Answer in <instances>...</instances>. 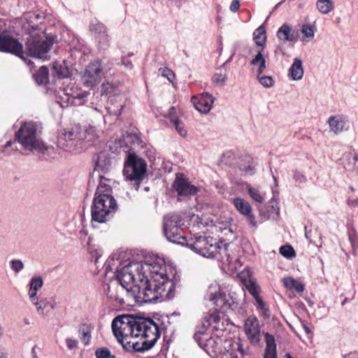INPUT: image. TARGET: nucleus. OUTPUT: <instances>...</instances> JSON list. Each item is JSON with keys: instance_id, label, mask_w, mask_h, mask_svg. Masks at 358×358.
Segmentation results:
<instances>
[{"instance_id": "obj_1", "label": "nucleus", "mask_w": 358, "mask_h": 358, "mask_svg": "<svg viewBox=\"0 0 358 358\" xmlns=\"http://www.w3.org/2000/svg\"><path fill=\"white\" fill-rule=\"evenodd\" d=\"M220 314L214 311L208 315L194 334V339L210 357L220 358H250L248 349L243 348L239 340L227 337Z\"/></svg>"}, {"instance_id": "obj_2", "label": "nucleus", "mask_w": 358, "mask_h": 358, "mask_svg": "<svg viewBox=\"0 0 358 358\" xmlns=\"http://www.w3.org/2000/svg\"><path fill=\"white\" fill-rule=\"evenodd\" d=\"M112 330L127 351L148 350L160 336L158 327L152 320L136 318L129 315L115 317L112 322Z\"/></svg>"}, {"instance_id": "obj_3", "label": "nucleus", "mask_w": 358, "mask_h": 358, "mask_svg": "<svg viewBox=\"0 0 358 358\" xmlns=\"http://www.w3.org/2000/svg\"><path fill=\"white\" fill-rule=\"evenodd\" d=\"M143 280V296H138L144 303L151 302L165 294L171 298L173 296L174 285L169 279V273H173L171 266L167 265L165 261L159 257L148 259L141 262Z\"/></svg>"}, {"instance_id": "obj_4", "label": "nucleus", "mask_w": 358, "mask_h": 358, "mask_svg": "<svg viewBox=\"0 0 358 358\" xmlns=\"http://www.w3.org/2000/svg\"><path fill=\"white\" fill-rule=\"evenodd\" d=\"M120 264L119 259H109L105 264L106 273H114L117 282L122 289L125 290L128 295L133 297L138 303H144L138 296H143V280L141 262H129Z\"/></svg>"}, {"instance_id": "obj_5", "label": "nucleus", "mask_w": 358, "mask_h": 358, "mask_svg": "<svg viewBox=\"0 0 358 358\" xmlns=\"http://www.w3.org/2000/svg\"><path fill=\"white\" fill-rule=\"evenodd\" d=\"M38 17V15L29 13L21 19L22 22H22V29L29 34L26 43V49L30 56L46 60L50 58L48 52L53 41L46 37L43 29H38L36 27L31 24V20Z\"/></svg>"}, {"instance_id": "obj_6", "label": "nucleus", "mask_w": 358, "mask_h": 358, "mask_svg": "<svg viewBox=\"0 0 358 358\" xmlns=\"http://www.w3.org/2000/svg\"><path fill=\"white\" fill-rule=\"evenodd\" d=\"M15 136V141L27 150L45 153L48 150V146L42 141L38 127L34 122L22 123Z\"/></svg>"}, {"instance_id": "obj_7", "label": "nucleus", "mask_w": 358, "mask_h": 358, "mask_svg": "<svg viewBox=\"0 0 358 358\" xmlns=\"http://www.w3.org/2000/svg\"><path fill=\"white\" fill-rule=\"evenodd\" d=\"M185 245L198 255L210 259L216 258L222 251L226 250L221 247L217 238L206 234H190Z\"/></svg>"}, {"instance_id": "obj_8", "label": "nucleus", "mask_w": 358, "mask_h": 358, "mask_svg": "<svg viewBox=\"0 0 358 358\" xmlns=\"http://www.w3.org/2000/svg\"><path fill=\"white\" fill-rule=\"evenodd\" d=\"M117 209V204L112 194L94 195L91 207L92 224L106 223Z\"/></svg>"}, {"instance_id": "obj_9", "label": "nucleus", "mask_w": 358, "mask_h": 358, "mask_svg": "<svg viewBox=\"0 0 358 358\" xmlns=\"http://www.w3.org/2000/svg\"><path fill=\"white\" fill-rule=\"evenodd\" d=\"M207 297L217 308L223 310L236 311L239 308V303L236 299L229 294L227 295L217 284H212L209 286Z\"/></svg>"}, {"instance_id": "obj_10", "label": "nucleus", "mask_w": 358, "mask_h": 358, "mask_svg": "<svg viewBox=\"0 0 358 358\" xmlns=\"http://www.w3.org/2000/svg\"><path fill=\"white\" fill-rule=\"evenodd\" d=\"M147 164L143 159L135 155L129 154L124 162L123 174L126 179L135 181L138 185L146 173Z\"/></svg>"}, {"instance_id": "obj_11", "label": "nucleus", "mask_w": 358, "mask_h": 358, "mask_svg": "<svg viewBox=\"0 0 358 358\" xmlns=\"http://www.w3.org/2000/svg\"><path fill=\"white\" fill-rule=\"evenodd\" d=\"M89 93L82 90L74 85H67L65 87L59 89L57 97L60 100L61 105L64 107L68 106L83 105Z\"/></svg>"}, {"instance_id": "obj_12", "label": "nucleus", "mask_w": 358, "mask_h": 358, "mask_svg": "<svg viewBox=\"0 0 358 358\" xmlns=\"http://www.w3.org/2000/svg\"><path fill=\"white\" fill-rule=\"evenodd\" d=\"M178 220V214L170 213L164 216L163 222V232L166 239L175 243L185 245L189 236L182 234V228H172L171 223Z\"/></svg>"}, {"instance_id": "obj_13", "label": "nucleus", "mask_w": 358, "mask_h": 358, "mask_svg": "<svg viewBox=\"0 0 358 358\" xmlns=\"http://www.w3.org/2000/svg\"><path fill=\"white\" fill-rule=\"evenodd\" d=\"M81 143V130L78 127L64 130L58 138L59 145L69 152H80L82 150Z\"/></svg>"}, {"instance_id": "obj_14", "label": "nucleus", "mask_w": 358, "mask_h": 358, "mask_svg": "<svg viewBox=\"0 0 358 358\" xmlns=\"http://www.w3.org/2000/svg\"><path fill=\"white\" fill-rule=\"evenodd\" d=\"M0 51L12 53L25 60L22 45L6 34L0 33Z\"/></svg>"}, {"instance_id": "obj_15", "label": "nucleus", "mask_w": 358, "mask_h": 358, "mask_svg": "<svg viewBox=\"0 0 358 358\" xmlns=\"http://www.w3.org/2000/svg\"><path fill=\"white\" fill-rule=\"evenodd\" d=\"M231 203L235 209L246 219L249 225L252 228L257 227V221L252 213V208L250 203L241 197L230 199Z\"/></svg>"}, {"instance_id": "obj_16", "label": "nucleus", "mask_w": 358, "mask_h": 358, "mask_svg": "<svg viewBox=\"0 0 358 358\" xmlns=\"http://www.w3.org/2000/svg\"><path fill=\"white\" fill-rule=\"evenodd\" d=\"M103 76V68L99 62L90 63L87 66L83 76L84 84L87 87H93L99 82Z\"/></svg>"}, {"instance_id": "obj_17", "label": "nucleus", "mask_w": 358, "mask_h": 358, "mask_svg": "<svg viewBox=\"0 0 358 358\" xmlns=\"http://www.w3.org/2000/svg\"><path fill=\"white\" fill-rule=\"evenodd\" d=\"M244 331L248 339L252 345H257L260 341L261 331L258 319L253 315L249 316L245 321Z\"/></svg>"}, {"instance_id": "obj_18", "label": "nucleus", "mask_w": 358, "mask_h": 358, "mask_svg": "<svg viewBox=\"0 0 358 358\" xmlns=\"http://www.w3.org/2000/svg\"><path fill=\"white\" fill-rule=\"evenodd\" d=\"M215 99L209 93H202L192 98L195 108L200 113L207 114L212 109Z\"/></svg>"}, {"instance_id": "obj_19", "label": "nucleus", "mask_w": 358, "mask_h": 358, "mask_svg": "<svg viewBox=\"0 0 358 358\" xmlns=\"http://www.w3.org/2000/svg\"><path fill=\"white\" fill-rule=\"evenodd\" d=\"M126 105V99L121 93H115L108 97L107 106L104 110L110 115H120Z\"/></svg>"}, {"instance_id": "obj_20", "label": "nucleus", "mask_w": 358, "mask_h": 358, "mask_svg": "<svg viewBox=\"0 0 358 358\" xmlns=\"http://www.w3.org/2000/svg\"><path fill=\"white\" fill-rule=\"evenodd\" d=\"M173 188L178 192L179 196H192L196 194L198 188L192 185L187 180L177 177L174 183Z\"/></svg>"}, {"instance_id": "obj_21", "label": "nucleus", "mask_w": 358, "mask_h": 358, "mask_svg": "<svg viewBox=\"0 0 358 358\" xmlns=\"http://www.w3.org/2000/svg\"><path fill=\"white\" fill-rule=\"evenodd\" d=\"M327 123L331 131L340 134L346 129L348 117L341 114L335 115L328 119Z\"/></svg>"}, {"instance_id": "obj_22", "label": "nucleus", "mask_w": 358, "mask_h": 358, "mask_svg": "<svg viewBox=\"0 0 358 358\" xmlns=\"http://www.w3.org/2000/svg\"><path fill=\"white\" fill-rule=\"evenodd\" d=\"M304 73L302 60L296 57L288 69L287 77L290 80L299 81L303 78Z\"/></svg>"}, {"instance_id": "obj_23", "label": "nucleus", "mask_w": 358, "mask_h": 358, "mask_svg": "<svg viewBox=\"0 0 358 358\" xmlns=\"http://www.w3.org/2000/svg\"><path fill=\"white\" fill-rule=\"evenodd\" d=\"M168 116L171 120V123L174 125L176 130L180 136L185 137L187 135V130L185 127L183 122L180 120L177 115V110L175 107L169 108Z\"/></svg>"}, {"instance_id": "obj_24", "label": "nucleus", "mask_w": 358, "mask_h": 358, "mask_svg": "<svg viewBox=\"0 0 358 358\" xmlns=\"http://www.w3.org/2000/svg\"><path fill=\"white\" fill-rule=\"evenodd\" d=\"M277 37L283 42H293L296 41V36L294 35L292 28L290 25L285 23L277 31Z\"/></svg>"}, {"instance_id": "obj_25", "label": "nucleus", "mask_w": 358, "mask_h": 358, "mask_svg": "<svg viewBox=\"0 0 358 358\" xmlns=\"http://www.w3.org/2000/svg\"><path fill=\"white\" fill-rule=\"evenodd\" d=\"M266 348L264 358H277L276 344L273 336L268 333L264 334Z\"/></svg>"}, {"instance_id": "obj_26", "label": "nucleus", "mask_w": 358, "mask_h": 358, "mask_svg": "<svg viewBox=\"0 0 358 358\" xmlns=\"http://www.w3.org/2000/svg\"><path fill=\"white\" fill-rule=\"evenodd\" d=\"M255 163L252 158L246 155L240 159L238 166L240 170L243 171L247 175H253L255 172Z\"/></svg>"}, {"instance_id": "obj_27", "label": "nucleus", "mask_w": 358, "mask_h": 358, "mask_svg": "<svg viewBox=\"0 0 358 358\" xmlns=\"http://www.w3.org/2000/svg\"><path fill=\"white\" fill-rule=\"evenodd\" d=\"M43 285V279L41 276H34L29 282V289L28 295L30 300L36 299L37 292Z\"/></svg>"}, {"instance_id": "obj_28", "label": "nucleus", "mask_w": 358, "mask_h": 358, "mask_svg": "<svg viewBox=\"0 0 358 358\" xmlns=\"http://www.w3.org/2000/svg\"><path fill=\"white\" fill-rule=\"evenodd\" d=\"M305 236L310 243H313L317 248L322 247V234L317 228L309 231L306 229Z\"/></svg>"}, {"instance_id": "obj_29", "label": "nucleus", "mask_w": 358, "mask_h": 358, "mask_svg": "<svg viewBox=\"0 0 358 358\" xmlns=\"http://www.w3.org/2000/svg\"><path fill=\"white\" fill-rule=\"evenodd\" d=\"M31 303L36 306V311L40 315H44L45 310L50 308V310L54 308V305L46 298L31 300Z\"/></svg>"}, {"instance_id": "obj_30", "label": "nucleus", "mask_w": 358, "mask_h": 358, "mask_svg": "<svg viewBox=\"0 0 358 358\" xmlns=\"http://www.w3.org/2000/svg\"><path fill=\"white\" fill-rule=\"evenodd\" d=\"M284 286L289 289H292L296 292H302L304 290L303 284L299 280H296L292 277H285L282 279Z\"/></svg>"}, {"instance_id": "obj_31", "label": "nucleus", "mask_w": 358, "mask_h": 358, "mask_svg": "<svg viewBox=\"0 0 358 358\" xmlns=\"http://www.w3.org/2000/svg\"><path fill=\"white\" fill-rule=\"evenodd\" d=\"M253 39L255 44L263 50L266 41V29L263 25L259 26L253 33Z\"/></svg>"}, {"instance_id": "obj_32", "label": "nucleus", "mask_w": 358, "mask_h": 358, "mask_svg": "<svg viewBox=\"0 0 358 358\" xmlns=\"http://www.w3.org/2000/svg\"><path fill=\"white\" fill-rule=\"evenodd\" d=\"M110 165L111 159L108 157L107 154L105 152L99 153L96 161V169L106 171Z\"/></svg>"}, {"instance_id": "obj_33", "label": "nucleus", "mask_w": 358, "mask_h": 358, "mask_svg": "<svg viewBox=\"0 0 358 358\" xmlns=\"http://www.w3.org/2000/svg\"><path fill=\"white\" fill-rule=\"evenodd\" d=\"M263 50H259L255 57L251 60L250 64L257 66V73L261 75L266 70V59L262 55Z\"/></svg>"}, {"instance_id": "obj_34", "label": "nucleus", "mask_w": 358, "mask_h": 358, "mask_svg": "<svg viewBox=\"0 0 358 358\" xmlns=\"http://www.w3.org/2000/svg\"><path fill=\"white\" fill-rule=\"evenodd\" d=\"M315 6L317 10L323 15L329 14L334 8V2L331 0H317Z\"/></svg>"}, {"instance_id": "obj_35", "label": "nucleus", "mask_w": 358, "mask_h": 358, "mask_svg": "<svg viewBox=\"0 0 358 358\" xmlns=\"http://www.w3.org/2000/svg\"><path fill=\"white\" fill-rule=\"evenodd\" d=\"M99 185L97 186L95 195L112 194V189L108 184V180L103 176H99Z\"/></svg>"}, {"instance_id": "obj_36", "label": "nucleus", "mask_w": 358, "mask_h": 358, "mask_svg": "<svg viewBox=\"0 0 358 358\" xmlns=\"http://www.w3.org/2000/svg\"><path fill=\"white\" fill-rule=\"evenodd\" d=\"M99 133L96 127L90 125L85 129L84 134H81L82 141L94 142L99 137Z\"/></svg>"}, {"instance_id": "obj_37", "label": "nucleus", "mask_w": 358, "mask_h": 358, "mask_svg": "<svg viewBox=\"0 0 358 358\" xmlns=\"http://www.w3.org/2000/svg\"><path fill=\"white\" fill-rule=\"evenodd\" d=\"M53 74L58 77L66 78L69 76V69L64 62H55L52 64Z\"/></svg>"}, {"instance_id": "obj_38", "label": "nucleus", "mask_w": 358, "mask_h": 358, "mask_svg": "<svg viewBox=\"0 0 358 358\" xmlns=\"http://www.w3.org/2000/svg\"><path fill=\"white\" fill-rule=\"evenodd\" d=\"M34 78L38 85H44L48 82V70L45 66H41L34 75Z\"/></svg>"}, {"instance_id": "obj_39", "label": "nucleus", "mask_w": 358, "mask_h": 358, "mask_svg": "<svg viewBox=\"0 0 358 358\" xmlns=\"http://www.w3.org/2000/svg\"><path fill=\"white\" fill-rule=\"evenodd\" d=\"M301 31L303 34V41H310L314 38L315 28L309 24H303L301 26Z\"/></svg>"}, {"instance_id": "obj_40", "label": "nucleus", "mask_w": 358, "mask_h": 358, "mask_svg": "<svg viewBox=\"0 0 358 358\" xmlns=\"http://www.w3.org/2000/svg\"><path fill=\"white\" fill-rule=\"evenodd\" d=\"M248 192L250 198L255 201L262 203L264 201V196L261 194L259 189L252 187L250 185H247Z\"/></svg>"}, {"instance_id": "obj_41", "label": "nucleus", "mask_w": 358, "mask_h": 358, "mask_svg": "<svg viewBox=\"0 0 358 358\" xmlns=\"http://www.w3.org/2000/svg\"><path fill=\"white\" fill-rule=\"evenodd\" d=\"M255 306L258 312L265 318L270 317V311L262 298L255 300Z\"/></svg>"}, {"instance_id": "obj_42", "label": "nucleus", "mask_w": 358, "mask_h": 358, "mask_svg": "<svg viewBox=\"0 0 358 358\" xmlns=\"http://www.w3.org/2000/svg\"><path fill=\"white\" fill-rule=\"evenodd\" d=\"M90 31L94 33L96 36L107 31L106 27L102 23L97 21L91 22L90 25Z\"/></svg>"}, {"instance_id": "obj_43", "label": "nucleus", "mask_w": 358, "mask_h": 358, "mask_svg": "<svg viewBox=\"0 0 358 358\" xmlns=\"http://www.w3.org/2000/svg\"><path fill=\"white\" fill-rule=\"evenodd\" d=\"M96 40L101 49H106L109 46L110 40L107 31L96 36Z\"/></svg>"}, {"instance_id": "obj_44", "label": "nucleus", "mask_w": 358, "mask_h": 358, "mask_svg": "<svg viewBox=\"0 0 358 358\" xmlns=\"http://www.w3.org/2000/svg\"><path fill=\"white\" fill-rule=\"evenodd\" d=\"M259 83L265 88L272 87L275 83L273 78L268 76H261L257 74Z\"/></svg>"}, {"instance_id": "obj_45", "label": "nucleus", "mask_w": 358, "mask_h": 358, "mask_svg": "<svg viewBox=\"0 0 358 358\" xmlns=\"http://www.w3.org/2000/svg\"><path fill=\"white\" fill-rule=\"evenodd\" d=\"M227 80V75L226 71L224 72H217L214 74L213 77V81L215 84L222 86L225 84Z\"/></svg>"}, {"instance_id": "obj_46", "label": "nucleus", "mask_w": 358, "mask_h": 358, "mask_svg": "<svg viewBox=\"0 0 358 358\" xmlns=\"http://www.w3.org/2000/svg\"><path fill=\"white\" fill-rule=\"evenodd\" d=\"M113 93H120L117 89L110 83H103L101 85V96L108 95Z\"/></svg>"}, {"instance_id": "obj_47", "label": "nucleus", "mask_w": 358, "mask_h": 358, "mask_svg": "<svg viewBox=\"0 0 358 358\" xmlns=\"http://www.w3.org/2000/svg\"><path fill=\"white\" fill-rule=\"evenodd\" d=\"M280 253L281 255L288 259H291L295 256L294 250L292 246L288 245L281 246Z\"/></svg>"}, {"instance_id": "obj_48", "label": "nucleus", "mask_w": 358, "mask_h": 358, "mask_svg": "<svg viewBox=\"0 0 358 358\" xmlns=\"http://www.w3.org/2000/svg\"><path fill=\"white\" fill-rule=\"evenodd\" d=\"M246 287H247V289H248L249 292L255 298V300H257V299L261 298L259 295V287L255 282L249 281L248 283L246 285Z\"/></svg>"}, {"instance_id": "obj_49", "label": "nucleus", "mask_w": 358, "mask_h": 358, "mask_svg": "<svg viewBox=\"0 0 358 358\" xmlns=\"http://www.w3.org/2000/svg\"><path fill=\"white\" fill-rule=\"evenodd\" d=\"M96 358H116L115 355H111L110 350L106 348H98L95 351Z\"/></svg>"}, {"instance_id": "obj_50", "label": "nucleus", "mask_w": 358, "mask_h": 358, "mask_svg": "<svg viewBox=\"0 0 358 358\" xmlns=\"http://www.w3.org/2000/svg\"><path fill=\"white\" fill-rule=\"evenodd\" d=\"M10 266L11 269L16 273H20L24 268L23 262L20 259H12L10 262Z\"/></svg>"}, {"instance_id": "obj_51", "label": "nucleus", "mask_w": 358, "mask_h": 358, "mask_svg": "<svg viewBox=\"0 0 358 358\" xmlns=\"http://www.w3.org/2000/svg\"><path fill=\"white\" fill-rule=\"evenodd\" d=\"M103 109L104 108H103L101 106L99 107L92 106V110L94 117L104 121L105 115L103 113Z\"/></svg>"}, {"instance_id": "obj_52", "label": "nucleus", "mask_w": 358, "mask_h": 358, "mask_svg": "<svg viewBox=\"0 0 358 358\" xmlns=\"http://www.w3.org/2000/svg\"><path fill=\"white\" fill-rule=\"evenodd\" d=\"M107 294L108 296L115 301H119L122 303L123 301L122 298L121 297L120 294L117 292H115L111 289V286L108 287L107 289Z\"/></svg>"}, {"instance_id": "obj_53", "label": "nucleus", "mask_w": 358, "mask_h": 358, "mask_svg": "<svg viewBox=\"0 0 358 358\" xmlns=\"http://www.w3.org/2000/svg\"><path fill=\"white\" fill-rule=\"evenodd\" d=\"M162 76L166 78L170 82H172L175 78L173 72L168 68L162 69Z\"/></svg>"}, {"instance_id": "obj_54", "label": "nucleus", "mask_w": 358, "mask_h": 358, "mask_svg": "<svg viewBox=\"0 0 358 358\" xmlns=\"http://www.w3.org/2000/svg\"><path fill=\"white\" fill-rule=\"evenodd\" d=\"M67 348L70 350H74L78 348V342L77 340L71 338H67L65 341Z\"/></svg>"}, {"instance_id": "obj_55", "label": "nucleus", "mask_w": 358, "mask_h": 358, "mask_svg": "<svg viewBox=\"0 0 358 358\" xmlns=\"http://www.w3.org/2000/svg\"><path fill=\"white\" fill-rule=\"evenodd\" d=\"M351 158L349 159V163L353 164L355 169H358V154L354 150L350 152Z\"/></svg>"}, {"instance_id": "obj_56", "label": "nucleus", "mask_w": 358, "mask_h": 358, "mask_svg": "<svg viewBox=\"0 0 358 358\" xmlns=\"http://www.w3.org/2000/svg\"><path fill=\"white\" fill-rule=\"evenodd\" d=\"M240 2L238 0H233L229 6V10L232 13H236L239 10Z\"/></svg>"}, {"instance_id": "obj_57", "label": "nucleus", "mask_w": 358, "mask_h": 358, "mask_svg": "<svg viewBox=\"0 0 358 358\" xmlns=\"http://www.w3.org/2000/svg\"><path fill=\"white\" fill-rule=\"evenodd\" d=\"M294 179L300 183L304 182L306 180L305 176L299 171H295L293 175Z\"/></svg>"}, {"instance_id": "obj_58", "label": "nucleus", "mask_w": 358, "mask_h": 358, "mask_svg": "<svg viewBox=\"0 0 358 358\" xmlns=\"http://www.w3.org/2000/svg\"><path fill=\"white\" fill-rule=\"evenodd\" d=\"M349 241L353 250H355L356 247H358V238L355 235L350 234Z\"/></svg>"}, {"instance_id": "obj_59", "label": "nucleus", "mask_w": 358, "mask_h": 358, "mask_svg": "<svg viewBox=\"0 0 358 358\" xmlns=\"http://www.w3.org/2000/svg\"><path fill=\"white\" fill-rule=\"evenodd\" d=\"M184 224V221L182 218V217L178 214V220L176 222V224L174 222L171 223L172 228H182V226Z\"/></svg>"}, {"instance_id": "obj_60", "label": "nucleus", "mask_w": 358, "mask_h": 358, "mask_svg": "<svg viewBox=\"0 0 358 358\" xmlns=\"http://www.w3.org/2000/svg\"><path fill=\"white\" fill-rule=\"evenodd\" d=\"M122 64L124 66L125 68L131 69L133 68V65L131 62L127 57H122Z\"/></svg>"}, {"instance_id": "obj_61", "label": "nucleus", "mask_w": 358, "mask_h": 358, "mask_svg": "<svg viewBox=\"0 0 358 358\" xmlns=\"http://www.w3.org/2000/svg\"><path fill=\"white\" fill-rule=\"evenodd\" d=\"M343 358H358V352H350L345 355Z\"/></svg>"}, {"instance_id": "obj_62", "label": "nucleus", "mask_w": 358, "mask_h": 358, "mask_svg": "<svg viewBox=\"0 0 358 358\" xmlns=\"http://www.w3.org/2000/svg\"><path fill=\"white\" fill-rule=\"evenodd\" d=\"M90 334L88 333V332H84L83 333V341H85V339H87V341L85 342V344H87L88 343V341L90 340Z\"/></svg>"}, {"instance_id": "obj_63", "label": "nucleus", "mask_w": 358, "mask_h": 358, "mask_svg": "<svg viewBox=\"0 0 358 358\" xmlns=\"http://www.w3.org/2000/svg\"><path fill=\"white\" fill-rule=\"evenodd\" d=\"M0 358H6V355L3 352V350L0 348Z\"/></svg>"}, {"instance_id": "obj_64", "label": "nucleus", "mask_w": 358, "mask_h": 358, "mask_svg": "<svg viewBox=\"0 0 358 358\" xmlns=\"http://www.w3.org/2000/svg\"><path fill=\"white\" fill-rule=\"evenodd\" d=\"M12 143H12V141H8V142L6 143V145H5V148H8V147L11 146Z\"/></svg>"}]
</instances>
